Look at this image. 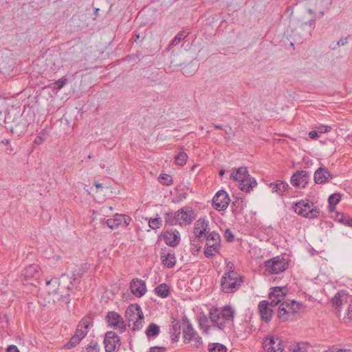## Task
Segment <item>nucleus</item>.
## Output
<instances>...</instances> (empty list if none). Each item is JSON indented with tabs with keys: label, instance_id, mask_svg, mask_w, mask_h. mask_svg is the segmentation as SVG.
Here are the masks:
<instances>
[{
	"label": "nucleus",
	"instance_id": "nucleus-29",
	"mask_svg": "<svg viewBox=\"0 0 352 352\" xmlns=\"http://www.w3.org/2000/svg\"><path fill=\"white\" fill-rule=\"evenodd\" d=\"M160 333V327L155 323H151L145 331V334L148 339L157 336Z\"/></svg>",
	"mask_w": 352,
	"mask_h": 352
},
{
	"label": "nucleus",
	"instance_id": "nucleus-24",
	"mask_svg": "<svg viewBox=\"0 0 352 352\" xmlns=\"http://www.w3.org/2000/svg\"><path fill=\"white\" fill-rule=\"evenodd\" d=\"M270 302L263 300L258 304L259 314L262 320L267 322L270 321L272 316V310L271 309Z\"/></svg>",
	"mask_w": 352,
	"mask_h": 352
},
{
	"label": "nucleus",
	"instance_id": "nucleus-28",
	"mask_svg": "<svg viewBox=\"0 0 352 352\" xmlns=\"http://www.w3.org/2000/svg\"><path fill=\"white\" fill-rule=\"evenodd\" d=\"M155 293L157 296L165 298H167L170 294V287L166 283H162L157 286L155 289Z\"/></svg>",
	"mask_w": 352,
	"mask_h": 352
},
{
	"label": "nucleus",
	"instance_id": "nucleus-33",
	"mask_svg": "<svg viewBox=\"0 0 352 352\" xmlns=\"http://www.w3.org/2000/svg\"><path fill=\"white\" fill-rule=\"evenodd\" d=\"M208 352H226L227 348L220 343L209 344L208 346Z\"/></svg>",
	"mask_w": 352,
	"mask_h": 352
},
{
	"label": "nucleus",
	"instance_id": "nucleus-52",
	"mask_svg": "<svg viewBox=\"0 0 352 352\" xmlns=\"http://www.w3.org/2000/svg\"><path fill=\"white\" fill-rule=\"evenodd\" d=\"M197 166V165H194V166L192 167L191 170H195V168Z\"/></svg>",
	"mask_w": 352,
	"mask_h": 352
},
{
	"label": "nucleus",
	"instance_id": "nucleus-43",
	"mask_svg": "<svg viewBox=\"0 0 352 352\" xmlns=\"http://www.w3.org/2000/svg\"><path fill=\"white\" fill-rule=\"evenodd\" d=\"M166 348L164 346H153L147 352H166Z\"/></svg>",
	"mask_w": 352,
	"mask_h": 352
},
{
	"label": "nucleus",
	"instance_id": "nucleus-25",
	"mask_svg": "<svg viewBox=\"0 0 352 352\" xmlns=\"http://www.w3.org/2000/svg\"><path fill=\"white\" fill-rule=\"evenodd\" d=\"M349 296L344 292H338L332 298V304L335 309L340 310L342 307L348 303Z\"/></svg>",
	"mask_w": 352,
	"mask_h": 352
},
{
	"label": "nucleus",
	"instance_id": "nucleus-49",
	"mask_svg": "<svg viewBox=\"0 0 352 352\" xmlns=\"http://www.w3.org/2000/svg\"><path fill=\"white\" fill-rule=\"evenodd\" d=\"M95 186L97 188H102V184H98V183H95Z\"/></svg>",
	"mask_w": 352,
	"mask_h": 352
},
{
	"label": "nucleus",
	"instance_id": "nucleus-22",
	"mask_svg": "<svg viewBox=\"0 0 352 352\" xmlns=\"http://www.w3.org/2000/svg\"><path fill=\"white\" fill-rule=\"evenodd\" d=\"M309 175L305 170H298L291 177L292 186L297 188H305L308 183Z\"/></svg>",
	"mask_w": 352,
	"mask_h": 352
},
{
	"label": "nucleus",
	"instance_id": "nucleus-10",
	"mask_svg": "<svg viewBox=\"0 0 352 352\" xmlns=\"http://www.w3.org/2000/svg\"><path fill=\"white\" fill-rule=\"evenodd\" d=\"M265 267L269 274H278L288 267V262L283 257L276 256L265 261Z\"/></svg>",
	"mask_w": 352,
	"mask_h": 352
},
{
	"label": "nucleus",
	"instance_id": "nucleus-15",
	"mask_svg": "<svg viewBox=\"0 0 352 352\" xmlns=\"http://www.w3.org/2000/svg\"><path fill=\"white\" fill-rule=\"evenodd\" d=\"M41 275V268L39 265L34 263L25 267L21 276L25 281L38 280Z\"/></svg>",
	"mask_w": 352,
	"mask_h": 352
},
{
	"label": "nucleus",
	"instance_id": "nucleus-3",
	"mask_svg": "<svg viewBox=\"0 0 352 352\" xmlns=\"http://www.w3.org/2000/svg\"><path fill=\"white\" fill-rule=\"evenodd\" d=\"M243 282V277L236 271L229 270L225 272L221 279V290L224 293H234Z\"/></svg>",
	"mask_w": 352,
	"mask_h": 352
},
{
	"label": "nucleus",
	"instance_id": "nucleus-8",
	"mask_svg": "<svg viewBox=\"0 0 352 352\" xmlns=\"http://www.w3.org/2000/svg\"><path fill=\"white\" fill-rule=\"evenodd\" d=\"M205 239H206L204 249L205 256L206 257L215 256L218 254L220 248V235L215 232H211Z\"/></svg>",
	"mask_w": 352,
	"mask_h": 352
},
{
	"label": "nucleus",
	"instance_id": "nucleus-34",
	"mask_svg": "<svg viewBox=\"0 0 352 352\" xmlns=\"http://www.w3.org/2000/svg\"><path fill=\"white\" fill-rule=\"evenodd\" d=\"M188 155L185 152H180L175 157V162L177 165L184 166L187 162Z\"/></svg>",
	"mask_w": 352,
	"mask_h": 352
},
{
	"label": "nucleus",
	"instance_id": "nucleus-47",
	"mask_svg": "<svg viewBox=\"0 0 352 352\" xmlns=\"http://www.w3.org/2000/svg\"><path fill=\"white\" fill-rule=\"evenodd\" d=\"M43 141V139L41 137H36L34 140L35 144H40Z\"/></svg>",
	"mask_w": 352,
	"mask_h": 352
},
{
	"label": "nucleus",
	"instance_id": "nucleus-1",
	"mask_svg": "<svg viewBox=\"0 0 352 352\" xmlns=\"http://www.w3.org/2000/svg\"><path fill=\"white\" fill-rule=\"evenodd\" d=\"M230 179L239 183V188L245 192H250L256 186V181L248 173L245 167L233 169Z\"/></svg>",
	"mask_w": 352,
	"mask_h": 352
},
{
	"label": "nucleus",
	"instance_id": "nucleus-32",
	"mask_svg": "<svg viewBox=\"0 0 352 352\" xmlns=\"http://www.w3.org/2000/svg\"><path fill=\"white\" fill-rule=\"evenodd\" d=\"M340 196L339 194H333L331 195L328 199L329 202V208L331 212H333L335 209V206L340 202Z\"/></svg>",
	"mask_w": 352,
	"mask_h": 352
},
{
	"label": "nucleus",
	"instance_id": "nucleus-41",
	"mask_svg": "<svg viewBox=\"0 0 352 352\" xmlns=\"http://www.w3.org/2000/svg\"><path fill=\"white\" fill-rule=\"evenodd\" d=\"M324 352H351L350 349L339 348L336 346H332L328 348Z\"/></svg>",
	"mask_w": 352,
	"mask_h": 352
},
{
	"label": "nucleus",
	"instance_id": "nucleus-44",
	"mask_svg": "<svg viewBox=\"0 0 352 352\" xmlns=\"http://www.w3.org/2000/svg\"><path fill=\"white\" fill-rule=\"evenodd\" d=\"M225 237L227 238L228 241H232L234 239V236L232 235L231 232L229 231L228 230H226L225 232Z\"/></svg>",
	"mask_w": 352,
	"mask_h": 352
},
{
	"label": "nucleus",
	"instance_id": "nucleus-2",
	"mask_svg": "<svg viewBox=\"0 0 352 352\" xmlns=\"http://www.w3.org/2000/svg\"><path fill=\"white\" fill-rule=\"evenodd\" d=\"M209 318L214 325L222 329L233 321L234 311L229 306L221 309L212 307L210 309Z\"/></svg>",
	"mask_w": 352,
	"mask_h": 352
},
{
	"label": "nucleus",
	"instance_id": "nucleus-26",
	"mask_svg": "<svg viewBox=\"0 0 352 352\" xmlns=\"http://www.w3.org/2000/svg\"><path fill=\"white\" fill-rule=\"evenodd\" d=\"M330 178V173L327 168H320L314 174V181L316 184H324Z\"/></svg>",
	"mask_w": 352,
	"mask_h": 352
},
{
	"label": "nucleus",
	"instance_id": "nucleus-5",
	"mask_svg": "<svg viewBox=\"0 0 352 352\" xmlns=\"http://www.w3.org/2000/svg\"><path fill=\"white\" fill-rule=\"evenodd\" d=\"M209 232L208 221L205 218H199L194 225L193 234L195 238L191 241L193 250L199 251L201 248V243L205 239Z\"/></svg>",
	"mask_w": 352,
	"mask_h": 352
},
{
	"label": "nucleus",
	"instance_id": "nucleus-36",
	"mask_svg": "<svg viewBox=\"0 0 352 352\" xmlns=\"http://www.w3.org/2000/svg\"><path fill=\"white\" fill-rule=\"evenodd\" d=\"M148 226L153 230L158 229L162 226V219L160 217L149 219Z\"/></svg>",
	"mask_w": 352,
	"mask_h": 352
},
{
	"label": "nucleus",
	"instance_id": "nucleus-39",
	"mask_svg": "<svg viewBox=\"0 0 352 352\" xmlns=\"http://www.w3.org/2000/svg\"><path fill=\"white\" fill-rule=\"evenodd\" d=\"M188 34V32L182 31L179 32L172 41L171 45H177L181 41L184 39Z\"/></svg>",
	"mask_w": 352,
	"mask_h": 352
},
{
	"label": "nucleus",
	"instance_id": "nucleus-48",
	"mask_svg": "<svg viewBox=\"0 0 352 352\" xmlns=\"http://www.w3.org/2000/svg\"><path fill=\"white\" fill-rule=\"evenodd\" d=\"M346 43V38H341L338 42V45H344L345 43Z\"/></svg>",
	"mask_w": 352,
	"mask_h": 352
},
{
	"label": "nucleus",
	"instance_id": "nucleus-4",
	"mask_svg": "<svg viewBox=\"0 0 352 352\" xmlns=\"http://www.w3.org/2000/svg\"><path fill=\"white\" fill-rule=\"evenodd\" d=\"M125 318L133 331H138L142 328L144 317L139 305L131 304L129 305L125 311Z\"/></svg>",
	"mask_w": 352,
	"mask_h": 352
},
{
	"label": "nucleus",
	"instance_id": "nucleus-30",
	"mask_svg": "<svg viewBox=\"0 0 352 352\" xmlns=\"http://www.w3.org/2000/svg\"><path fill=\"white\" fill-rule=\"evenodd\" d=\"M82 340L78 334L74 335L70 338V340L64 345L63 349H71L76 346L80 341Z\"/></svg>",
	"mask_w": 352,
	"mask_h": 352
},
{
	"label": "nucleus",
	"instance_id": "nucleus-42",
	"mask_svg": "<svg viewBox=\"0 0 352 352\" xmlns=\"http://www.w3.org/2000/svg\"><path fill=\"white\" fill-rule=\"evenodd\" d=\"M100 346L97 343H91L87 347V352H99Z\"/></svg>",
	"mask_w": 352,
	"mask_h": 352
},
{
	"label": "nucleus",
	"instance_id": "nucleus-18",
	"mask_svg": "<svg viewBox=\"0 0 352 352\" xmlns=\"http://www.w3.org/2000/svg\"><path fill=\"white\" fill-rule=\"evenodd\" d=\"M287 293V289L285 287H274L271 289L269 293L270 305L274 307L280 304Z\"/></svg>",
	"mask_w": 352,
	"mask_h": 352
},
{
	"label": "nucleus",
	"instance_id": "nucleus-16",
	"mask_svg": "<svg viewBox=\"0 0 352 352\" xmlns=\"http://www.w3.org/2000/svg\"><path fill=\"white\" fill-rule=\"evenodd\" d=\"M106 352H114L120 345L119 336L114 331H107L104 339Z\"/></svg>",
	"mask_w": 352,
	"mask_h": 352
},
{
	"label": "nucleus",
	"instance_id": "nucleus-23",
	"mask_svg": "<svg viewBox=\"0 0 352 352\" xmlns=\"http://www.w3.org/2000/svg\"><path fill=\"white\" fill-rule=\"evenodd\" d=\"M165 243L172 247L176 246L180 241L179 232L176 230H167L163 234Z\"/></svg>",
	"mask_w": 352,
	"mask_h": 352
},
{
	"label": "nucleus",
	"instance_id": "nucleus-19",
	"mask_svg": "<svg viewBox=\"0 0 352 352\" xmlns=\"http://www.w3.org/2000/svg\"><path fill=\"white\" fill-rule=\"evenodd\" d=\"M129 289L133 295L137 298H141L147 292L146 283L144 280L138 278H133L131 280Z\"/></svg>",
	"mask_w": 352,
	"mask_h": 352
},
{
	"label": "nucleus",
	"instance_id": "nucleus-45",
	"mask_svg": "<svg viewBox=\"0 0 352 352\" xmlns=\"http://www.w3.org/2000/svg\"><path fill=\"white\" fill-rule=\"evenodd\" d=\"M309 137L311 139H316L319 137L318 132L316 131H311L309 133Z\"/></svg>",
	"mask_w": 352,
	"mask_h": 352
},
{
	"label": "nucleus",
	"instance_id": "nucleus-9",
	"mask_svg": "<svg viewBox=\"0 0 352 352\" xmlns=\"http://www.w3.org/2000/svg\"><path fill=\"white\" fill-rule=\"evenodd\" d=\"M195 218L194 210L189 206H185L179 209L175 213V224L181 226L189 225Z\"/></svg>",
	"mask_w": 352,
	"mask_h": 352
},
{
	"label": "nucleus",
	"instance_id": "nucleus-50",
	"mask_svg": "<svg viewBox=\"0 0 352 352\" xmlns=\"http://www.w3.org/2000/svg\"><path fill=\"white\" fill-rule=\"evenodd\" d=\"M224 173H225V170H221L219 171V175L220 176H223L224 175Z\"/></svg>",
	"mask_w": 352,
	"mask_h": 352
},
{
	"label": "nucleus",
	"instance_id": "nucleus-12",
	"mask_svg": "<svg viewBox=\"0 0 352 352\" xmlns=\"http://www.w3.org/2000/svg\"><path fill=\"white\" fill-rule=\"evenodd\" d=\"M108 326L122 333L126 329V324L123 318L117 312L109 311L106 316Z\"/></svg>",
	"mask_w": 352,
	"mask_h": 352
},
{
	"label": "nucleus",
	"instance_id": "nucleus-17",
	"mask_svg": "<svg viewBox=\"0 0 352 352\" xmlns=\"http://www.w3.org/2000/svg\"><path fill=\"white\" fill-rule=\"evenodd\" d=\"M131 221V218L125 214H116L113 218L104 221L111 229H116L120 226L126 227Z\"/></svg>",
	"mask_w": 352,
	"mask_h": 352
},
{
	"label": "nucleus",
	"instance_id": "nucleus-21",
	"mask_svg": "<svg viewBox=\"0 0 352 352\" xmlns=\"http://www.w3.org/2000/svg\"><path fill=\"white\" fill-rule=\"evenodd\" d=\"M94 319L91 315L84 317L78 323L75 333L78 334L82 339L87 334L89 328L93 326Z\"/></svg>",
	"mask_w": 352,
	"mask_h": 352
},
{
	"label": "nucleus",
	"instance_id": "nucleus-27",
	"mask_svg": "<svg viewBox=\"0 0 352 352\" xmlns=\"http://www.w3.org/2000/svg\"><path fill=\"white\" fill-rule=\"evenodd\" d=\"M270 187L272 192L282 195L287 190L288 184L286 182L278 180L274 183H271Z\"/></svg>",
	"mask_w": 352,
	"mask_h": 352
},
{
	"label": "nucleus",
	"instance_id": "nucleus-51",
	"mask_svg": "<svg viewBox=\"0 0 352 352\" xmlns=\"http://www.w3.org/2000/svg\"><path fill=\"white\" fill-rule=\"evenodd\" d=\"M51 283V280L46 281V285H50Z\"/></svg>",
	"mask_w": 352,
	"mask_h": 352
},
{
	"label": "nucleus",
	"instance_id": "nucleus-31",
	"mask_svg": "<svg viewBox=\"0 0 352 352\" xmlns=\"http://www.w3.org/2000/svg\"><path fill=\"white\" fill-rule=\"evenodd\" d=\"M336 219L344 225L352 227V219L348 214L344 213H338L336 214Z\"/></svg>",
	"mask_w": 352,
	"mask_h": 352
},
{
	"label": "nucleus",
	"instance_id": "nucleus-46",
	"mask_svg": "<svg viewBox=\"0 0 352 352\" xmlns=\"http://www.w3.org/2000/svg\"><path fill=\"white\" fill-rule=\"evenodd\" d=\"M7 352H19V351L16 346L10 345L8 347Z\"/></svg>",
	"mask_w": 352,
	"mask_h": 352
},
{
	"label": "nucleus",
	"instance_id": "nucleus-11",
	"mask_svg": "<svg viewBox=\"0 0 352 352\" xmlns=\"http://www.w3.org/2000/svg\"><path fill=\"white\" fill-rule=\"evenodd\" d=\"M265 352H283L285 344L280 338L276 336H268L262 342Z\"/></svg>",
	"mask_w": 352,
	"mask_h": 352
},
{
	"label": "nucleus",
	"instance_id": "nucleus-7",
	"mask_svg": "<svg viewBox=\"0 0 352 352\" xmlns=\"http://www.w3.org/2000/svg\"><path fill=\"white\" fill-rule=\"evenodd\" d=\"M293 208L296 213L304 217L314 218L320 213L319 209L308 200H301L296 203Z\"/></svg>",
	"mask_w": 352,
	"mask_h": 352
},
{
	"label": "nucleus",
	"instance_id": "nucleus-6",
	"mask_svg": "<svg viewBox=\"0 0 352 352\" xmlns=\"http://www.w3.org/2000/svg\"><path fill=\"white\" fill-rule=\"evenodd\" d=\"M302 307L300 303L295 300H287L279 305L277 316L282 321H287L298 313Z\"/></svg>",
	"mask_w": 352,
	"mask_h": 352
},
{
	"label": "nucleus",
	"instance_id": "nucleus-35",
	"mask_svg": "<svg viewBox=\"0 0 352 352\" xmlns=\"http://www.w3.org/2000/svg\"><path fill=\"white\" fill-rule=\"evenodd\" d=\"M308 348L305 343H296L291 346L290 352H307Z\"/></svg>",
	"mask_w": 352,
	"mask_h": 352
},
{
	"label": "nucleus",
	"instance_id": "nucleus-38",
	"mask_svg": "<svg viewBox=\"0 0 352 352\" xmlns=\"http://www.w3.org/2000/svg\"><path fill=\"white\" fill-rule=\"evenodd\" d=\"M159 182L163 185L169 186L173 183V179L170 175L162 173L159 177Z\"/></svg>",
	"mask_w": 352,
	"mask_h": 352
},
{
	"label": "nucleus",
	"instance_id": "nucleus-13",
	"mask_svg": "<svg viewBox=\"0 0 352 352\" xmlns=\"http://www.w3.org/2000/svg\"><path fill=\"white\" fill-rule=\"evenodd\" d=\"M183 335L186 342L190 343L196 347H199L202 343L201 337L199 336L189 322L183 324Z\"/></svg>",
	"mask_w": 352,
	"mask_h": 352
},
{
	"label": "nucleus",
	"instance_id": "nucleus-37",
	"mask_svg": "<svg viewBox=\"0 0 352 352\" xmlns=\"http://www.w3.org/2000/svg\"><path fill=\"white\" fill-rule=\"evenodd\" d=\"M67 82V79L65 77H63L58 80H56L55 82L52 83V85H49L50 88H52L53 90L55 89H62Z\"/></svg>",
	"mask_w": 352,
	"mask_h": 352
},
{
	"label": "nucleus",
	"instance_id": "nucleus-20",
	"mask_svg": "<svg viewBox=\"0 0 352 352\" xmlns=\"http://www.w3.org/2000/svg\"><path fill=\"white\" fill-rule=\"evenodd\" d=\"M162 263L167 268H172L176 264V257L173 250L167 248H162L160 252Z\"/></svg>",
	"mask_w": 352,
	"mask_h": 352
},
{
	"label": "nucleus",
	"instance_id": "nucleus-40",
	"mask_svg": "<svg viewBox=\"0 0 352 352\" xmlns=\"http://www.w3.org/2000/svg\"><path fill=\"white\" fill-rule=\"evenodd\" d=\"M314 128L316 129V131L319 133H327L331 131V127L328 125H324V124H318L314 126Z\"/></svg>",
	"mask_w": 352,
	"mask_h": 352
},
{
	"label": "nucleus",
	"instance_id": "nucleus-14",
	"mask_svg": "<svg viewBox=\"0 0 352 352\" xmlns=\"http://www.w3.org/2000/svg\"><path fill=\"white\" fill-rule=\"evenodd\" d=\"M230 202L228 192L223 190H219L213 197L212 207L218 211L225 210Z\"/></svg>",
	"mask_w": 352,
	"mask_h": 352
}]
</instances>
